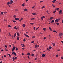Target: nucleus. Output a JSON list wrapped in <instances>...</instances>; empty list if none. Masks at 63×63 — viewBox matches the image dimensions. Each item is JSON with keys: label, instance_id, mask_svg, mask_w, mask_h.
Wrapping results in <instances>:
<instances>
[{"label": "nucleus", "instance_id": "obj_4", "mask_svg": "<svg viewBox=\"0 0 63 63\" xmlns=\"http://www.w3.org/2000/svg\"><path fill=\"white\" fill-rule=\"evenodd\" d=\"M12 54L13 55V54H14V55H15V56H16V54L14 51H13L12 52Z\"/></svg>", "mask_w": 63, "mask_h": 63}, {"label": "nucleus", "instance_id": "obj_18", "mask_svg": "<svg viewBox=\"0 0 63 63\" xmlns=\"http://www.w3.org/2000/svg\"><path fill=\"white\" fill-rule=\"evenodd\" d=\"M49 48L50 49H51L52 48V47L50 46L49 47Z\"/></svg>", "mask_w": 63, "mask_h": 63}, {"label": "nucleus", "instance_id": "obj_22", "mask_svg": "<svg viewBox=\"0 0 63 63\" xmlns=\"http://www.w3.org/2000/svg\"><path fill=\"white\" fill-rule=\"evenodd\" d=\"M58 56H58V55H56V57H57V58L58 57Z\"/></svg>", "mask_w": 63, "mask_h": 63}, {"label": "nucleus", "instance_id": "obj_34", "mask_svg": "<svg viewBox=\"0 0 63 63\" xmlns=\"http://www.w3.org/2000/svg\"><path fill=\"white\" fill-rule=\"evenodd\" d=\"M5 50L6 51H8V49H7V48H5Z\"/></svg>", "mask_w": 63, "mask_h": 63}, {"label": "nucleus", "instance_id": "obj_32", "mask_svg": "<svg viewBox=\"0 0 63 63\" xmlns=\"http://www.w3.org/2000/svg\"><path fill=\"white\" fill-rule=\"evenodd\" d=\"M17 40H19V37H17Z\"/></svg>", "mask_w": 63, "mask_h": 63}, {"label": "nucleus", "instance_id": "obj_52", "mask_svg": "<svg viewBox=\"0 0 63 63\" xmlns=\"http://www.w3.org/2000/svg\"><path fill=\"white\" fill-rule=\"evenodd\" d=\"M7 5H8L9 4V2H8L7 3Z\"/></svg>", "mask_w": 63, "mask_h": 63}, {"label": "nucleus", "instance_id": "obj_8", "mask_svg": "<svg viewBox=\"0 0 63 63\" xmlns=\"http://www.w3.org/2000/svg\"><path fill=\"white\" fill-rule=\"evenodd\" d=\"M46 55V54H43L42 55V57H45V56Z\"/></svg>", "mask_w": 63, "mask_h": 63}, {"label": "nucleus", "instance_id": "obj_2", "mask_svg": "<svg viewBox=\"0 0 63 63\" xmlns=\"http://www.w3.org/2000/svg\"><path fill=\"white\" fill-rule=\"evenodd\" d=\"M14 3V1L12 0H11L10 2H9V4L10 5H11V4H12V3Z\"/></svg>", "mask_w": 63, "mask_h": 63}, {"label": "nucleus", "instance_id": "obj_56", "mask_svg": "<svg viewBox=\"0 0 63 63\" xmlns=\"http://www.w3.org/2000/svg\"><path fill=\"white\" fill-rule=\"evenodd\" d=\"M7 20H5V19H4V21H7Z\"/></svg>", "mask_w": 63, "mask_h": 63}, {"label": "nucleus", "instance_id": "obj_27", "mask_svg": "<svg viewBox=\"0 0 63 63\" xmlns=\"http://www.w3.org/2000/svg\"><path fill=\"white\" fill-rule=\"evenodd\" d=\"M59 9V8H58L55 9V10H58Z\"/></svg>", "mask_w": 63, "mask_h": 63}, {"label": "nucleus", "instance_id": "obj_10", "mask_svg": "<svg viewBox=\"0 0 63 63\" xmlns=\"http://www.w3.org/2000/svg\"><path fill=\"white\" fill-rule=\"evenodd\" d=\"M49 29L50 31H52V29H51V28L50 27H49Z\"/></svg>", "mask_w": 63, "mask_h": 63}, {"label": "nucleus", "instance_id": "obj_55", "mask_svg": "<svg viewBox=\"0 0 63 63\" xmlns=\"http://www.w3.org/2000/svg\"><path fill=\"white\" fill-rule=\"evenodd\" d=\"M9 35H10V36H12V35L10 34V33H9Z\"/></svg>", "mask_w": 63, "mask_h": 63}, {"label": "nucleus", "instance_id": "obj_50", "mask_svg": "<svg viewBox=\"0 0 63 63\" xmlns=\"http://www.w3.org/2000/svg\"><path fill=\"white\" fill-rule=\"evenodd\" d=\"M22 47H25V46L23 45V46H22Z\"/></svg>", "mask_w": 63, "mask_h": 63}, {"label": "nucleus", "instance_id": "obj_25", "mask_svg": "<svg viewBox=\"0 0 63 63\" xmlns=\"http://www.w3.org/2000/svg\"><path fill=\"white\" fill-rule=\"evenodd\" d=\"M52 45L54 46H55V43H52Z\"/></svg>", "mask_w": 63, "mask_h": 63}, {"label": "nucleus", "instance_id": "obj_49", "mask_svg": "<svg viewBox=\"0 0 63 63\" xmlns=\"http://www.w3.org/2000/svg\"><path fill=\"white\" fill-rule=\"evenodd\" d=\"M33 29H34V30H35V29H36V28H35V27H33Z\"/></svg>", "mask_w": 63, "mask_h": 63}, {"label": "nucleus", "instance_id": "obj_38", "mask_svg": "<svg viewBox=\"0 0 63 63\" xmlns=\"http://www.w3.org/2000/svg\"><path fill=\"white\" fill-rule=\"evenodd\" d=\"M32 38H35V36H33L32 37Z\"/></svg>", "mask_w": 63, "mask_h": 63}, {"label": "nucleus", "instance_id": "obj_37", "mask_svg": "<svg viewBox=\"0 0 63 63\" xmlns=\"http://www.w3.org/2000/svg\"><path fill=\"white\" fill-rule=\"evenodd\" d=\"M27 55H30V53H28L27 54Z\"/></svg>", "mask_w": 63, "mask_h": 63}, {"label": "nucleus", "instance_id": "obj_63", "mask_svg": "<svg viewBox=\"0 0 63 63\" xmlns=\"http://www.w3.org/2000/svg\"><path fill=\"white\" fill-rule=\"evenodd\" d=\"M9 47H11V45H9Z\"/></svg>", "mask_w": 63, "mask_h": 63}, {"label": "nucleus", "instance_id": "obj_44", "mask_svg": "<svg viewBox=\"0 0 63 63\" xmlns=\"http://www.w3.org/2000/svg\"><path fill=\"white\" fill-rule=\"evenodd\" d=\"M47 49L49 51H50V50L48 48H47Z\"/></svg>", "mask_w": 63, "mask_h": 63}, {"label": "nucleus", "instance_id": "obj_39", "mask_svg": "<svg viewBox=\"0 0 63 63\" xmlns=\"http://www.w3.org/2000/svg\"><path fill=\"white\" fill-rule=\"evenodd\" d=\"M45 7H45V6H43L42 7V8L43 9H44V8H45Z\"/></svg>", "mask_w": 63, "mask_h": 63}, {"label": "nucleus", "instance_id": "obj_11", "mask_svg": "<svg viewBox=\"0 0 63 63\" xmlns=\"http://www.w3.org/2000/svg\"><path fill=\"white\" fill-rule=\"evenodd\" d=\"M16 33H15L14 35V38H15L16 36Z\"/></svg>", "mask_w": 63, "mask_h": 63}, {"label": "nucleus", "instance_id": "obj_41", "mask_svg": "<svg viewBox=\"0 0 63 63\" xmlns=\"http://www.w3.org/2000/svg\"><path fill=\"white\" fill-rule=\"evenodd\" d=\"M24 4H24V3L23 4H22V6H23V7H24Z\"/></svg>", "mask_w": 63, "mask_h": 63}, {"label": "nucleus", "instance_id": "obj_30", "mask_svg": "<svg viewBox=\"0 0 63 63\" xmlns=\"http://www.w3.org/2000/svg\"><path fill=\"white\" fill-rule=\"evenodd\" d=\"M31 20H34V19H35V18H31Z\"/></svg>", "mask_w": 63, "mask_h": 63}, {"label": "nucleus", "instance_id": "obj_45", "mask_svg": "<svg viewBox=\"0 0 63 63\" xmlns=\"http://www.w3.org/2000/svg\"><path fill=\"white\" fill-rule=\"evenodd\" d=\"M59 15H61V14H62V12H59Z\"/></svg>", "mask_w": 63, "mask_h": 63}, {"label": "nucleus", "instance_id": "obj_14", "mask_svg": "<svg viewBox=\"0 0 63 63\" xmlns=\"http://www.w3.org/2000/svg\"><path fill=\"white\" fill-rule=\"evenodd\" d=\"M23 20V18H21L20 20H19V21L20 22L21 21V20Z\"/></svg>", "mask_w": 63, "mask_h": 63}, {"label": "nucleus", "instance_id": "obj_48", "mask_svg": "<svg viewBox=\"0 0 63 63\" xmlns=\"http://www.w3.org/2000/svg\"><path fill=\"white\" fill-rule=\"evenodd\" d=\"M62 10H60V11L59 12H60L61 13H62Z\"/></svg>", "mask_w": 63, "mask_h": 63}, {"label": "nucleus", "instance_id": "obj_53", "mask_svg": "<svg viewBox=\"0 0 63 63\" xmlns=\"http://www.w3.org/2000/svg\"><path fill=\"white\" fill-rule=\"evenodd\" d=\"M21 46H23V45H24V44H21Z\"/></svg>", "mask_w": 63, "mask_h": 63}, {"label": "nucleus", "instance_id": "obj_51", "mask_svg": "<svg viewBox=\"0 0 63 63\" xmlns=\"http://www.w3.org/2000/svg\"><path fill=\"white\" fill-rule=\"evenodd\" d=\"M61 59H63V57H61Z\"/></svg>", "mask_w": 63, "mask_h": 63}, {"label": "nucleus", "instance_id": "obj_33", "mask_svg": "<svg viewBox=\"0 0 63 63\" xmlns=\"http://www.w3.org/2000/svg\"><path fill=\"white\" fill-rule=\"evenodd\" d=\"M8 27H12V26L10 25H8Z\"/></svg>", "mask_w": 63, "mask_h": 63}, {"label": "nucleus", "instance_id": "obj_6", "mask_svg": "<svg viewBox=\"0 0 63 63\" xmlns=\"http://www.w3.org/2000/svg\"><path fill=\"white\" fill-rule=\"evenodd\" d=\"M45 18V16H42L41 18V19L42 20H44V18Z\"/></svg>", "mask_w": 63, "mask_h": 63}, {"label": "nucleus", "instance_id": "obj_60", "mask_svg": "<svg viewBox=\"0 0 63 63\" xmlns=\"http://www.w3.org/2000/svg\"><path fill=\"white\" fill-rule=\"evenodd\" d=\"M43 2V1H41L40 2V3H41V2Z\"/></svg>", "mask_w": 63, "mask_h": 63}, {"label": "nucleus", "instance_id": "obj_31", "mask_svg": "<svg viewBox=\"0 0 63 63\" xmlns=\"http://www.w3.org/2000/svg\"><path fill=\"white\" fill-rule=\"evenodd\" d=\"M4 46L6 48H7V47H8V46L6 45H5Z\"/></svg>", "mask_w": 63, "mask_h": 63}, {"label": "nucleus", "instance_id": "obj_12", "mask_svg": "<svg viewBox=\"0 0 63 63\" xmlns=\"http://www.w3.org/2000/svg\"><path fill=\"white\" fill-rule=\"evenodd\" d=\"M43 30L44 31H46V30H47V29H46V28H44L43 29Z\"/></svg>", "mask_w": 63, "mask_h": 63}, {"label": "nucleus", "instance_id": "obj_15", "mask_svg": "<svg viewBox=\"0 0 63 63\" xmlns=\"http://www.w3.org/2000/svg\"><path fill=\"white\" fill-rule=\"evenodd\" d=\"M24 10L25 11H28V10L26 9H24Z\"/></svg>", "mask_w": 63, "mask_h": 63}, {"label": "nucleus", "instance_id": "obj_64", "mask_svg": "<svg viewBox=\"0 0 63 63\" xmlns=\"http://www.w3.org/2000/svg\"><path fill=\"white\" fill-rule=\"evenodd\" d=\"M61 43H62V44H63V41H62Z\"/></svg>", "mask_w": 63, "mask_h": 63}, {"label": "nucleus", "instance_id": "obj_54", "mask_svg": "<svg viewBox=\"0 0 63 63\" xmlns=\"http://www.w3.org/2000/svg\"><path fill=\"white\" fill-rule=\"evenodd\" d=\"M50 19H52V18H53V17H50Z\"/></svg>", "mask_w": 63, "mask_h": 63}, {"label": "nucleus", "instance_id": "obj_40", "mask_svg": "<svg viewBox=\"0 0 63 63\" xmlns=\"http://www.w3.org/2000/svg\"><path fill=\"white\" fill-rule=\"evenodd\" d=\"M52 6H53V7L54 8L55 7V6H54V5L53 4H52Z\"/></svg>", "mask_w": 63, "mask_h": 63}, {"label": "nucleus", "instance_id": "obj_42", "mask_svg": "<svg viewBox=\"0 0 63 63\" xmlns=\"http://www.w3.org/2000/svg\"><path fill=\"white\" fill-rule=\"evenodd\" d=\"M13 61H14V60H15V58H14V57H13Z\"/></svg>", "mask_w": 63, "mask_h": 63}, {"label": "nucleus", "instance_id": "obj_62", "mask_svg": "<svg viewBox=\"0 0 63 63\" xmlns=\"http://www.w3.org/2000/svg\"><path fill=\"white\" fill-rule=\"evenodd\" d=\"M34 7H35V6H34L33 7H32V9H34Z\"/></svg>", "mask_w": 63, "mask_h": 63}, {"label": "nucleus", "instance_id": "obj_13", "mask_svg": "<svg viewBox=\"0 0 63 63\" xmlns=\"http://www.w3.org/2000/svg\"><path fill=\"white\" fill-rule=\"evenodd\" d=\"M15 20H19V18H15Z\"/></svg>", "mask_w": 63, "mask_h": 63}, {"label": "nucleus", "instance_id": "obj_17", "mask_svg": "<svg viewBox=\"0 0 63 63\" xmlns=\"http://www.w3.org/2000/svg\"><path fill=\"white\" fill-rule=\"evenodd\" d=\"M25 26L26 25H25V24H23L22 25L23 27H25Z\"/></svg>", "mask_w": 63, "mask_h": 63}, {"label": "nucleus", "instance_id": "obj_23", "mask_svg": "<svg viewBox=\"0 0 63 63\" xmlns=\"http://www.w3.org/2000/svg\"><path fill=\"white\" fill-rule=\"evenodd\" d=\"M32 15H33L34 16H35V15H36V13H32Z\"/></svg>", "mask_w": 63, "mask_h": 63}, {"label": "nucleus", "instance_id": "obj_36", "mask_svg": "<svg viewBox=\"0 0 63 63\" xmlns=\"http://www.w3.org/2000/svg\"><path fill=\"white\" fill-rule=\"evenodd\" d=\"M12 21H13V22H16V21H15V20H12Z\"/></svg>", "mask_w": 63, "mask_h": 63}, {"label": "nucleus", "instance_id": "obj_35", "mask_svg": "<svg viewBox=\"0 0 63 63\" xmlns=\"http://www.w3.org/2000/svg\"><path fill=\"white\" fill-rule=\"evenodd\" d=\"M30 24H31V25H33V24H34L33 23H30Z\"/></svg>", "mask_w": 63, "mask_h": 63}, {"label": "nucleus", "instance_id": "obj_26", "mask_svg": "<svg viewBox=\"0 0 63 63\" xmlns=\"http://www.w3.org/2000/svg\"><path fill=\"white\" fill-rule=\"evenodd\" d=\"M56 24H57V25H59V24H59V23H56Z\"/></svg>", "mask_w": 63, "mask_h": 63}, {"label": "nucleus", "instance_id": "obj_7", "mask_svg": "<svg viewBox=\"0 0 63 63\" xmlns=\"http://www.w3.org/2000/svg\"><path fill=\"white\" fill-rule=\"evenodd\" d=\"M24 35H25L26 37H27L28 38H29V36L27 34H26L24 33Z\"/></svg>", "mask_w": 63, "mask_h": 63}, {"label": "nucleus", "instance_id": "obj_59", "mask_svg": "<svg viewBox=\"0 0 63 63\" xmlns=\"http://www.w3.org/2000/svg\"><path fill=\"white\" fill-rule=\"evenodd\" d=\"M52 2L53 3H55V2L54 1H52Z\"/></svg>", "mask_w": 63, "mask_h": 63}, {"label": "nucleus", "instance_id": "obj_19", "mask_svg": "<svg viewBox=\"0 0 63 63\" xmlns=\"http://www.w3.org/2000/svg\"><path fill=\"white\" fill-rule=\"evenodd\" d=\"M54 22V20H52V21H51V23H52L53 22Z\"/></svg>", "mask_w": 63, "mask_h": 63}, {"label": "nucleus", "instance_id": "obj_47", "mask_svg": "<svg viewBox=\"0 0 63 63\" xmlns=\"http://www.w3.org/2000/svg\"><path fill=\"white\" fill-rule=\"evenodd\" d=\"M28 59H29L30 58L29 57V55L28 56Z\"/></svg>", "mask_w": 63, "mask_h": 63}, {"label": "nucleus", "instance_id": "obj_57", "mask_svg": "<svg viewBox=\"0 0 63 63\" xmlns=\"http://www.w3.org/2000/svg\"><path fill=\"white\" fill-rule=\"evenodd\" d=\"M34 41H32L31 43H34Z\"/></svg>", "mask_w": 63, "mask_h": 63}, {"label": "nucleus", "instance_id": "obj_1", "mask_svg": "<svg viewBox=\"0 0 63 63\" xmlns=\"http://www.w3.org/2000/svg\"><path fill=\"white\" fill-rule=\"evenodd\" d=\"M60 20V19L58 18L57 19H56L55 21V22H58Z\"/></svg>", "mask_w": 63, "mask_h": 63}, {"label": "nucleus", "instance_id": "obj_20", "mask_svg": "<svg viewBox=\"0 0 63 63\" xmlns=\"http://www.w3.org/2000/svg\"><path fill=\"white\" fill-rule=\"evenodd\" d=\"M7 54L9 56V57H11V55L10 54Z\"/></svg>", "mask_w": 63, "mask_h": 63}, {"label": "nucleus", "instance_id": "obj_28", "mask_svg": "<svg viewBox=\"0 0 63 63\" xmlns=\"http://www.w3.org/2000/svg\"><path fill=\"white\" fill-rule=\"evenodd\" d=\"M1 15H3V12H2L1 13Z\"/></svg>", "mask_w": 63, "mask_h": 63}, {"label": "nucleus", "instance_id": "obj_3", "mask_svg": "<svg viewBox=\"0 0 63 63\" xmlns=\"http://www.w3.org/2000/svg\"><path fill=\"white\" fill-rule=\"evenodd\" d=\"M16 47L15 46H14L13 47V49H12V51H14V50H15V49H16Z\"/></svg>", "mask_w": 63, "mask_h": 63}, {"label": "nucleus", "instance_id": "obj_21", "mask_svg": "<svg viewBox=\"0 0 63 63\" xmlns=\"http://www.w3.org/2000/svg\"><path fill=\"white\" fill-rule=\"evenodd\" d=\"M14 28L15 29H16V30H17V28H16V26L14 27Z\"/></svg>", "mask_w": 63, "mask_h": 63}, {"label": "nucleus", "instance_id": "obj_46", "mask_svg": "<svg viewBox=\"0 0 63 63\" xmlns=\"http://www.w3.org/2000/svg\"><path fill=\"white\" fill-rule=\"evenodd\" d=\"M14 59L15 60H16V59H17V57H15L14 58Z\"/></svg>", "mask_w": 63, "mask_h": 63}, {"label": "nucleus", "instance_id": "obj_61", "mask_svg": "<svg viewBox=\"0 0 63 63\" xmlns=\"http://www.w3.org/2000/svg\"><path fill=\"white\" fill-rule=\"evenodd\" d=\"M46 38H47L46 37H44V39L45 40V39H46Z\"/></svg>", "mask_w": 63, "mask_h": 63}, {"label": "nucleus", "instance_id": "obj_5", "mask_svg": "<svg viewBox=\"0 0 63 63\" xmlns=\"http://www.w3.org/2000/svg\"><path fill=\"white\" fill-rule=\"evenodd\" d=\"M62 34H63V33L61 32H60L59 33V36H61L62 35Z\"/></svg>", "mask_w": 63, "mask_h": 63}, {"label": "nucleus", "instance_id": "obj_29", "mask_svg": "<svg viewBox=\"0 0 63 63\" xmlns=\"http://www.w3.org/2000/svg\"><path fill=\"white\" fill-rule=\"evenodd\" d=\"M32 56H34V54H32Z\"/></svg>", "mask_w": 63, "mask_h": 63}, {"label": "nucleus", "instance_id": "obj_24", "mask_svg": "<svg viewBox=\"0 0 63 63\" xmlns=\"http://www.w3.org/2000/svg\"><path fill=\"white\" fill-rule=\"evenodd\" d=\"M56 12V10H55V11L53 12V14H55V12Z\"/></svg>", "mask_w": 63, "mask_h": 63}, {"label": "nucleus", "instance_id": "obj_9", "mask_svg": "<svg viewBox=\"0 0 63 63\" xmlns=\"http://www.w3.org/2000/svg\"><path fill=\"white\" fill-rule=\"evenodd\" d=\"M35 47H39V45H37L36 44L35 46Z\"/></svg>", "mask_w": 63, "mask_h": 63}, {"label": "nucleus", "instance_id": "obj_43", "mask_svg": "<svg viewBox=\"0 0 63 63\" xmlns=\"http://www.w3.org/2000/svg\"><path fill=\"white\" fill-rule=\"evenodd\" d=\"M16 50H18V48L17 47H16Z\"/></svg>", "mask_w": 63, "mask_h": 63}, {"label": "nucleus", "instance_id": "obj_16", "mask_svg": "<svg viewBox=\"0 0 63 63\" xmlns=\"http://www.w3.org/2000/svg\"><path fill=\"white\" fill-rule=\"evenodd\" d=\"M17 36H19V34L18 32L17 33Z\"/></svg>", "mask_w": 63, "mask_h": 63}, {"label": "nucleus", "instance_id": "obj_58", "mask_svg": "<svg viewBox=\"0 0 63 63\" xmlns=\"http://www.w3.org/2000/svg\"><path fill=\"white\" fill-rule=\"evenodd\" d=\"M23 41H24V42H25V41H26V40L25 39H24L23 40Z\"/></svg>", "mask_w": 63, "mask_h": 63}]
</instances>
